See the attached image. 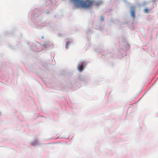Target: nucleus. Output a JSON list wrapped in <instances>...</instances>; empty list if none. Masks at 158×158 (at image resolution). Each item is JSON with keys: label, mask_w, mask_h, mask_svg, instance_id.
Returning <instances> with one entry per match:
<instances>
[{"label": "nucleus", "mask_w": 158, "mask_h": 158, "mask_svg": "<svg viewBox=\"0 0 158 158\" xmlns=\"http://www.w3.org/2000/svg\"><path fill=\"white\" fill-rule=\"evenodd\" d=\"M135 6H131L130 8V12L131 15L133 19H134L135 17Z\"/></svg>", "instance_id": "2"}, {"label": "nucleus", "mask_w": 158, "mask_h": 158, "mask_svg": "<svg viewBox=\"0 0 158 158\" xmlns=\"http://www.w3.org/2000/svg\"><path fill=\"white\" fill-rule=\"evenodd\" d=\"M101 19H102V21H103V20H104V17L103 16H101Z\"/></svg>", "instance_id": "6"}, {"label": "nucleus", "mask_w": 158, "mask_h": 158, "mask_svg": "<svg viewBox=\"0 0 158 158\" xmlns=\"http://www.w3.org/2000/svg\"><path fill=\"white\" fill-rule=\"evenodd\" d=\"M69 43H70L69 42H67L66 44V46H65V48L67 49L68 48V45H69Z\"/></svg>", "instance_id": "4"}, {"label": "nucleus", "mask_w": 158, "mask_h": 158, "mask_svg": "<svg viewBox=\"0 0 158 158\" xmlns=\"http://www.w3.org/2000/svg\"><path fill=\"white\" fill-rule=\"evenodd\" d=\"M144 11L146 13H148V9H145Z\"/></svg>", "instance_id": "5"}, {"label": "nucleus", "mask_w": 158, "mask_h": 158, "mask_svg": "<svg viewBox=\"0 0 158 158\" xmlns=\"http://www.w3.org/2000/svg\"><path fill=\"white\" fill-rule=\"evenodd\" d=\"M75 4L77 8H89L93 5V0H71Z\"/></svg>", "instance_id": "1"}, {"label": "nucleus", "mask_w": 158, "mask_h": 158, "mask_svg": "<svg viewBox=\"0 0 158 158\" xmlns=\"http://www.w3.org/2000/svg\"><path fill=\"white\" fill-rule=\"evenodd\" d=\"M84 61L81 62L79 64L77 69L80 72H81L83 71L84 68Z\"/></svg>", "instance_id": "3"}]
</instances>
